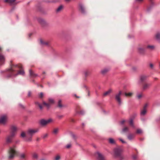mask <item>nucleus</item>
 <instances>
[{
  "mask_svg": "<svg viewBox=\"0 0 160 160\" xmlns=\"http://www.w3.org/2000/svg\"><path fill=\"white\" fill-rule=\"evenodd\" d=\"M32 157L34 159H37L38 158V155L36 153H34L33 154Z\"/></svg>",
  "mask_w": 160,
  "mask_h": 160,
  "instance_id": "nucleus-28",
  "label": "nucleus"
},
{
  "mask_svg": "<svg viewBox=\"0 0 160 160\" xmlns=\"http://www.w3.org/2000/svg\"><path fill=\"white\" fill-rule=\"evenodd\" d=\"M118 139L123 143H126L127 142L121 138H118Z\"/></svg>",
  "mask_w": 160,
  "mask_h": 160,
  "instance_id": "nucleus-43",
  "label": "nucleus"
},
{
  "mask_svg": "<svg viewBox=\"0 0 160 160\" xmlns=\"http://www.w3.org/2000/svg\"><path fill=\"white\" fill-rule=\"evenodd\" d=\"M35 104H36L38 105V106H39V105L40 104L38 102H36Z\"/></svg>",
  "mask_w": 160,
  "mask_h": 160,
  "instance_id": "nucleus-57",
  "label": "nucleus"
},
{
  "mask_svg": "<svg viewBox=\"0 0 160 160\" xmlns=\"http://www.w3.org/2000/svg\"><path fill=\"white\" fill-rule=\"evenodd\" d=\"M129 123L130 125L133 128H135V126L134 125L133 122V120L132 119H131L129 121Z\"/></svg>",
  "mask_w": 160,
  "mask_h": 160,
  "instance_id": "nucleus-26",
  "label": "nucleus"
},
{
  "mask_svg": "<svg viewBox=\"0 0 160 160\" xmlns=\"http://www.w3.org/2000/svg\"><path fill=\"white\" fill-rule=\"evenodd\" d=\"M19 106H21V107L22 108H24V106H23L22 104H19Z\"/></svg>",
  "mask_w": 160,
  "mask_h": 160,
  "instance_id": "nucleus-58",
  "label": "nucleus"
},
{
  "mask_svg": "<svg viewBox=\"0 0 160 160\" xmlns=\"http://www.w3.org/2000/svg\"><path fill=\"white\" fill-rule=\"evenodd\" d=\"M41 110H42V107L41 104L39 105L38 106Z\"/></svg>",
  "mask_w": 160,
  "mask_h": 160,
  "instance_id": "nucleus-53",
  "label": "nucleus"
},
{
  "mask_svg": "<svg viewBox=\"0 0 160 160\" xmlns=\"http://www.w3.org/2000/svg\"><path fill=\"white\" fill-rule=\"evenodd\" d=\"M15 67H17L19 68H22V66L21 65H16L10 68L9 70L10 72V74L9 75L7 76L8 77H10L13 75V72L16 70L14 69Z\"/></svg>",
  "mask_w": 160,
  "mask_h": 160,
  "instance_id": "nucleus-5",
  "label": "nucleus"
},
{
  "mask_svg": "<svg viewBox=\"0 0 160 160\" xmlns=\"http://www.w3.org/2000/svg\"><path fill=\"white\" fill-rule=\"evenodd\" d=\"M10 129L11 131V133H12V132H13L15 134V132L17 130V128L14 125H12L10 127Z\"/></svg>",
  "mask_w": 160,
  "mask_h": 160,
  "instance_id": "nucleus-13",
  "label": "nucleus"
},
{
  "mask_svg": "<svg viewBox=\"0 0 160 160\" xmlns=\"http://www.w3.org/2000/svg\"><path fill=\"white\" fill-rule=\"evenodd\" d=\"M123 151V149L121 147H118L114 149V155L115 157H118L120 160H123L124 158V156L122 153Z\"/></svg>",
  "mask_w": 160,
  "mask_h": 160,
  "instance_id": "nucleus-2",
  "label": "nucleus"
},
{
  "mask_svg": "<svg viewBox=\"0 0 160 160\" xmlns=\"http://www.w3.org/2000/svg\"><path fill=\"white\" fill-rule=\"evenodd\" d=\"M82 125H83V126H84V123H82Z\"/></svg>",
  "mask_w": 160,
  "mask_h": 160,
  "instance_id": "nucleus-64",
  "label": "nucleus"
},
{
  "mask_svg": "<svg viewBox=\"0 0 160 160\" xmlns=\"http://www.w3.org/2000/svg\"><path fill=\"white\" fill-rule=\"evenodd\" d=\"M26 141L27 142H31L32 141V138L31 137L29 138L28 139H27L26 140Z\"/></svg>",
  "mask_w": 160,
  "mask_h": 160,
  "instance_id": "nucleus-48",
  "label": "nucleus"
},
{
  "mask_svg": "<svg viewBox=\"0 0 160 160\" xmlns=\"http://www.w3.org/2000/svg\"><path fill=\"white\" fill-rule=\"evenodd\" d=\"M142 95L141 94L138 95L137 96V97L138 99H140L142 97Z\"/></svg>",
  "mask_w": 160,
  "mask_h": 160,
  "instance_id": "nucleus-46",
  "label": "nucleus"
},
{
  "mask_svg": "<svg viewBox=\"0 0 160 160\" xmlns=\"http://www.w3.org/2000/svg\"><path fill=\"white\" fill-rule=\"evenodd\" d=\"M125 121V120H122V121H121V122H120V123H121V124H123L124 123V122Z\"/></svg>",
  "mask_w": 160,
  "mask_h": 160,
  "instance_id": "nucleus-54",
  "label": "nucleus"
},
{
  "mask_svg": "<svg viewBox=\"0 0 160 160\" xmlns=\"http://www.w3.org/2000/svg\"><path fill=\"white\" fill-rule=\"evenodd\" d=\"M65 1L66 2H68L70 0H65Z\"/></svg>",
  "mask_w": 160,
  "mask_h": 160,
  "instance_id": "nucleus-61",
  "label": "nucleus"
},
{
  "mask_svg": "<svg viewBox=\"0 0 160 160\" xmlns=\"http://www.w3.org/2000/svg\"><path fill=\"white\" fill-rule=\"evenodd\" d=\"M48 134H44L43 136V138H44L47 137Z\"/></svg>",
  "mask_w": 160,
  "mask_h": 160,
  "instance_id": "nucleus-51",
  "label": "nucleus"
},
{
  "mask_svg": "<svg viewBox=\"0 0 160 160\" xmlns=\"http://www.w3.org/2000/svg\"><path fill=\"white\" fill-rule=\"evenodd\" d=\"M7 116L6 115H3L0 117V123L5 124L7 119Z\"/></svg>",
  "mask_w": 160,
  "mask_h": 160,
  "instance_id": "nucleus-8",
  "label": "nucleus"
},
{
  "mask_svg": "<svg viewBox=\"0 0 160 160\" xmlns=\"http://www.w3.org/2000/svg\"><path fill=\"white\" fill-rule=\"evenodd\" d=\"M19 142V140H18V141H16V143H17Z\"/></svg>",
  "mask_w": 160,
  "mask_h": 160,
  "instance_id": "nucleus-63",
  "label": "nucleus"
},
{
  "mask_svg": "<svg viewBox=\"0 0 160 160\" xmlns=\"http://www.w3.org/2000/svg\"><path fill=\"white\" fill-rule=\"evenodd\" d=\"M148 106V104H145L144 105V107H143V109H146V108H147V107Z\"/></svg>",
  "mask_w": 160,
  "mask_h": 160,
  "instance_id": "nucleus-50",
  "label": "nucleus"
},
{
  "mask_svg": "<svg viewBox=\"0 0 160 160\" xmlns=\"http://www.w3.org/2000/svg\"><path fill=\"white\" fill-rule=\"evenodd\" d=\"M39 131L38 128H36L34 129H29L27 131V134L32 137L34 133L38 132Z\"/></svg>",
  "mask_w": 160,
  "mask_h": 160,
  "instance_id": "nucleus-6",
  "label": "nucleus"
},
{
  "mask_svg": "<svg viewBox=\"0 0 160 160\" xmlns=\"http://www.w3.org/2000/svg\"><path fill=\"white\" fill-rule=\"evenodd\" d=\"M43 93L42 92H40L39 95V97L40 98H42L43 97Z\"/></svg>",
  "mask_w": 160,
  "mask_h": 160,
  "instance_id": "nucleus-47",
  "label": "nucleus"
},
{
  "mask_svg": "<svg viewBox=\"0 0 160 160\" xmlns=\"http://www.w3.org/2000/svg\"><path fill=\"white\" fill-rule=\"evenodd\" d=\"M151 85V84L150 83H144L142 87V89L143 90H147L149 88Z\"/></svg>",
  "mask_w": 160,
  "mask_h": 160,
  "instance_id": "nucleus-11",
  "label": "nucleus"
},
{
  "mask_svg": "<svg viewBox=\"0 0 160 160\" xmlns=\"http://www.w3.org/2000/svg\"><path fill=\"white\" fill-rule=\"evenodd\" d=\"M58 106L60 108H61L63 107V106L62 104L61 101V100H59L58 102Z\"/></svg>",
  "mask_w": 160,
  "mask_h": 160,
  "instance_id": "nucleus-31",
  "label": "nucleus"
},
{
  "mask_svg": "<svg viewBox=\"0 0 160 160\" xmlns=\"http://www.w3.org/2000/svg\"><path fill=\"white\" fill-rule=\"evenodd\" d=\"M63 117V115H58L57 116V118L58 119H60L62 118Z\"/></svg>",
  "mask_w": 160,
  "mask_h": 160,
  "instance_id": "nucleus-42",
  "label": "nucleus"
},
{
  "mask_svg": "<svg viewBox=\"0 0 160 160\" xmlns=\"http://www.w3.org/2000/svg\"><path fill=\"white\" fill-rule=\"evenodd\" d=\"M85 75L86 76H87L88 75V73L87 72H85Z\"/></svg>",
  "mask_w": 160,
  "mask_h": 160,
  "instance_id": "nucleus-59",
  "label": "nucleus"
},
{
  "mask_svg": "<svg viewBox=\"0 0 160 160\" xmlns=\"http://www.w3.org/2000/svg\"><path fill=\"white\" fill-rule=\"evenodd\" d=\"M19 158L21 160H25L26 155L24 153H22L19 155Z\"/></svg>",
  "mask_w": 160,
  "mask_h": 160,
  "instance_id": "nucleus-15",
  "label": "nucleus"
},
{
  "mask_svg": "<svg viewBox=\"0 0 160 160\" xmlns=\"http://www.w3.org/2000/svg\"><path fill=\"white\" fill-rule=\"evenodd\" d=\"M38 21L42 25H44L46 23L45 20L42 18H39L38 19Z\"/></svg>",
  "mask_w": 160,
  "mask_h": 160,
  "instance_id": "nucleus-16",
  "label": "nucleus"
},
{
  "mask_svg": "<svg viewBox=\"0 0 160 160\" xmlns=\"http://www.w3.org/2000/svg\"><path fill=\"white\" fill-rule=\"evenodd\" d=\"M5 61V57L2 54H0V66L3 65Z\"/></svg>",
  "mask_w": 160,
  "mask_h": 160,
  "instance_id": "nucleus-10",
  "label": "nucleus"
},
{
  "mask_svg": "<svg viewBox=\"0 0 160 160\" xmlns=\"http://www.w3.org/2000/svg\"><path fill=\"white\" fill-rule=\"evenodd\" d=\"M8 152V159L10 160L13 159L18 154L16 146L13 145L12 146L10 147Z\"/></svg>",
  "mask_w": 160,
  "mask_h": 160,
  "instance_id": "nucleus-1",
  "label": "nucleus"
},
{
  "mask_svg": "<svg viewBox=\"0 0 160 160\" xmlns=\"http://www.w3.org/2000/svg\"><path fill=\"white\" fill-rule=\"evenodd\" d=\"M138 51L140 54H142L144 53L145 52V50L143 48H138Z\"/></svg>",
  "mask_w": 160,
  "mask_h": 160,
  "instance_id": "nucleus-21",
  "label": "nucleus"
},
{
  "mask_svg": "<svg viewBox=\"0 0 160 160\" xmlns=\"http://www.w3.org/2000/svg\"><path fill=\"white\" fill-rule=\"evenodd\" d=\"M134 137V135L131 134H129L127 136L128 138L130 140H132Z\"/></svg>",
  "mask_w": 160,
  "mask_h": 160,
  "instance_id": "nucleus-23",
  "label": "nucleus"
},
{
  "mask_svg": "<svg viewBox=\"0 0 160 160\" xmlns=\"http://www.w3.org/2000/svg\"><path fill=\"white\" fill-rule=\"evenodd\" d=\"M48 101L49 102L51 103H53L54 102L53 99L52 98H49Z\"/></svg>",
  "mask_w": 160,
  "mask_h": 160,
  "instance_id": "nucleus-39",
  "label": "nucleus"
},
{
  "mask_svg": "<svg viewBox=\"0 0 160 160\" xmlns=\"http://www.w3.org/2000/svg\"><path fill=\"white\" fill-rule=\"evenodd\" d=\"M61 158V156L59 154L56 155V157H55V160H60Z\"/></svg>",
  "mask_w": 160,
  "mask_h": 160,
  "instance_id": "nucleus-35",
  "label": "nucleus"
},
{
  "mask_svg": "<svg viewBox=\"0 0 160 160\" xmlns=\"http://www.w3.org/2000/svg\"><path fill=\"white\" fill-rule=\"evenodd\" d=\"M31 94V93L30 92H29L28 94V96H30Z\"/></svg>",
  "mask_w": 160,
  "mask_h": 160,
  "instance_id": "nucleus-56",
  "label": "nucleus"
},
{
  "mask_svg": "<svg viewBox=\"0 0 160 160\" xmlns=\"http://www.w3.org/2000/svg\"><path fill=\"white\" fill-rule=\"evenodd\" d=\"M79 7L81 10V11L82 13H85V10L84 7L83 5L82 4H80L79 5Z\"/></svg>",
  "mask_w": 160,
  "mask_h": 160,
  "instance_id": "nucleus-17",
  "label": "nucleus"
},
{
  "mask_svg": "<svg viewBox=\"0 0 160 160\" xmlns=\"http://www.w3.org/2000/svg\"><path fill=\"white\" fill-rule=\"evenodd\" d=\"M21 136L22 138L25 137V133L24 132H22L21 134Z\"/></svg>",
  "mask_w": 160,
  "mask_h": 160,
  "instance_id": "nucleus-45",
  "label": "nucleus"
},
{
  "mask_svg": "<svg viewBox=\"0 0 160 160\" xmlns=\"http://www.w3.org/2000/svg\"><path fill=\"white\" fill-rule=\"evenodd\" d=\"M158 121H160V116L158 118Z\"/></svg>",
  "mask_w": 160,
  "mask_h": 160,
  "instance_id": "nucleus-62",
  "label": "nucleus"
},
{
  "mask_svg": "<svg viewBox=\"0 0 160 160\" xmlns=\"http://www.w3.org/2000/svg\"><path fill=\"white\" fill-rule=\"evenodd\" d=\"M141 120L142 121H145V119L144 118H141Z\"/></svg>",
  "mask_w": 160,
  "mask_h": 160,
  "instance_id": "nucleus-60",
  "label": "nucleus"
},
{
  "mask_svg": "<svg viewBox=\"0 0 160 160\" xmlns=\"http://www.w3.org/2000/svg\"><path fill=\"white\" fill-rule=\"evenodd\" d=\"M128 128L127 127H125L122 129V131L123 132H128Z\"/></svg>",
  "mask_w": 160,
  "mask_h": 160,
  "instance_id": "nucleus-30",
  "label": "nucleus"
},
{
  "mask_svg": "<svg viewBox=\"0 0 160 160\" xmlns=\"http://www.w3.org/2000/svg\"><path fill=\"white\" fill-rule=\"evenodd\" d=\"M71 144H68L65 147L66 148H71Z\"/></svg>",
  "mask_w": 160,
  "mask_h": 160,
  "instance_id": "nucleus-44",
  "label": "nucleus"
},
{
  "mask_svg": "<svg viewBox=\"0 0 160 160\" xmlns=\"http://www.w3.org/2000/svg\"><path fill=\"white\" fill-rule=\"evenodd\" d=\"M147 48L151 49H153L154 48V46L153 45H148Z\"/></svg>",
  "mask_w": 160,
  "mask_h": 160,
  "instance_id": "nucleus-37",
  "label": "nucleus"
},
{
  "mask_svg": "<svg viewBox=\"0 0 160 160\" xmlns=\"http://www.w3.org/2000/svg\"><path fill=\"white\" fill-rule=\"evenodd\" d=\"M122 94V91H119L116 94L115 96V100L120 105H121L122 103V101L121 98Z\"/></svg>",
  "mask_w": 160,
  "mask_h": 160,
  "instance_id": "nucleus-3",
  "label": "nucleus"
},
{
  "mask_svg": "<svg viewBox=\"0 0 160 160\" xmlns=\"http://www.w3.org/2000/svg\"><path fill=\"white\" fill-rule=\"evenodd\" d=\"M15 135V133L12 132V133H11L10 134L7 136L6 138V142L7 143H11L12 141L13 138Z\"/></svg>",
  "mask_w": 160,
  "mask_h": 160,
  "instance_id": "nucleus-7",
  "label": "nucleus"
},
{
  "mask_svg": "<svg viewBox=\"0 0 160 160\" xmlns=\"http://www.w3.org/2000/svg\"><path fill=\"white\" fill-rule=\"evenodd\" d=\"M43 105H45L48 109H49L50 107V105L49 104L46 103V102H43Z\"/></svg>",
  "mask_w": 160,
  "mask_h": 160,
  "instance_id": "nucleus-32",
  "label": "nucleus"
},
{
  "mask_svg": "<svg viewBox=\"0 0 160 160\" xmlns=\"http://www.w3.org/2000/svg\"><path fill=\"white\" fill-rule=\"evenodd\" d=\"M58 130L59 129L58 128H55L54 130L53 133L54 134H56L58 133Z\"/></svg>",
  "mask_w": 160,
  "mask_h": 160,
  "instance_id": "nucleus-38",
  "label": "nucleus"
},
{
  "mask_svg": "<svg viewBox=\"0 0 160 160\" xmlns=\"http://www.w3.org/2000/svg\"><path fill=\"white\" fill-rule=\"evenodd\" d=\"M109 142L112 144H114L115 143V142L114 140L112 138H110L109 139Z\"/></svg>",
  "mask_w": 160,
  "mask_h": 160,
  "instance_id": "nucleus-29",
  "label": "nucleus"
},
{
  "mask_svg": "<svg viewBox=\"0 0 160 160\" xmlns=\"http://www.w3.org/2000/svg\"><path fill=\"white\" fill-rule=\"evenodd\" d=\"M112 91V89H109L108 91L105 92L104 94H103V96H106L107 95L110 94L111 93Z\"/></svg>",
  "mask_w": 160,
  "mask_h": 160,
  "instance_id": "nucleus-24",
  "label": "nucleus"
},
{
  "mask_svg": "<svg viewBox=\"0 0 160 160\" xmlns=\"http://www.w3.org/2000/svg\"><path fill=\"white\" fill-rule=\"evenodd\" d=\"M29 72L30 75L32 78L36 77L38 76V74L34 73L31 70H30Z\"/></svg>",
  "mask_w": 160,
  "mask_h": 160,
  "instance_id": "nucleus-18",
  "label": "nucleus"
},
{
  "mask_svg": "<svg viewBox=\"0 0 160 160\" xmlns=\"http://www.w3.org/2000/svg\"><path fill=\"white\" fill-rule=\"evenodd\" d=\"M147 112V109H143L141 110L140 115L141 116H144L145 115Z\"/></svg>",
  "mask_w": 160,
  "mask_h": 160,
  "instance_id": "nucleus-20",
  "label": "nucleus"
},
{
  "mask_svg": "<svg viewBox=\"0 0 160 160\" xmlns=\"http://www.w3.org/2000/svg\"><path fill=\"white\" fill-rule=\"evenodd\" d=\"M142 132V130L141 129H138L137 130V133H141Z\"/></svg>",
  "mask_w": 160,
  "mask_h": 160,
  "instance_id": "nucleus-40",
  "label": "nucleus"
},
{
  "mask_svg": "<svg viewBox=\"0 0 160 160\" xmlns=\"http://www.w3.org/2000/svg\"><path fill=\"white\" fill-rule=\"evenodd\" d=\"M24 73H25V72H24V71L23 70H22L18 71V73L15 75V76H16L18 74H21V75H23L24 74Z\"/></svg>",
  "mask_w": 160,
  "mask_h": 160,
  "instance_id": "nucleus-25",
  "label": "nucleus"
},
{
  "mask_svg": "<svg viewBox=\"0 0 160 160\" xmlns=\"http://www.w3.org/2000/svg\"><path fill=\"white\" fill-rule=\"evenodd\" d=\"M150 66L151 68H152L153 67V65L152 63H150Z\"/></svg>",
  "mask_w": 160,
  "mask_h": 160,
  "instance_id": "nucleus-52",
  "label": "nucleus"
},
{
  "mask_svg": "<svg viewBox=\"0 0 160 160\" xmlns=\"http://www.w3.org/2000/svg\"><path fill=\"white\" fill-rule=\"evenodd\" d=\"M16 0H5L4 2H8L10 5H12L15 4H16L15 2Z\"/></svg>",
  "mask_w": 160,
  "mask_h": 160,
  "instance_id": "nucleus-14",
  "label": "nucleus"
},
{
  "mask_svg": "<svg viewBox=\"0 0 160 160\" xmlns=\"http://www.w3.org/2000/svg\"><path fill=\"white\" fill-rule=\"evenodd\" d=\"M108 71V69L107 68L101 70V73L103 74H105Z\"/></svg>",
  "mask_w": 160,
  "mask_h": 160,
  "instance_id": "nucleus-27",
  "label": "nucleus"
},
{
  "mask_svg": "<svg viewBox=\"0 0 160 160\" xmlns=\"http://www.w3.org/2000/svg\"><path fill=\"white\" fill-rule=\"evenodd\" d=\"M132 94L133 93L132 92H130L128 93L126 92L125 93V95L126 96L131 97L132 95Z\"/></svg>",
  "mask_w": 160,
  "mask_h": 160,
  "instance_id": "nucleus-33",
  "label": "nucleus"
},
{
  "mask_svg": "<svg viewBox=\"0 0 160 160\" xmlns=\"http://www.w3.org/2000/svg\"><path fill=\"white\" fill-rule=\"evenodd\" d=\"M155 38L157 41L160 42V33L157 32L155 35Z\"/></svg>",
  "mask_w": 160,
  "mask_h": 160,
  "instance_id": "nucleus-19",
  "label": "nucleus"
},
{
  "mask_svg": "<svg viewBox=\"0 0 160 160\" xmlns=\"http://www.w3.org/2000/svg\"><path fill=\"white\" fill-rule=\"evenodd\" d=\"M71 136H72V139L74 140H76V136L75 135H74V134H71Z\"/></svg>",
  "mask_w": 160,
  "mask_h": 160,
  "instance_id": "nucleus-41",
  "label": "nucleus"
},
{
  "mask_svg": "<svg viewBox=\"0 0 160 160\" xmlns=\"http://www.w3.org/2000/svg\"><path fill=\"white\" fill-rule=\"evenodd\" d=\"M62 8L63 6L62 5H60L59 6L56 10L57 12H59L62 9Z\"/></svg>",
  "mask_w": 160,
  "mask_h": 160,
  "instance_id": "nucleus-34",
  "label": "nucleus"
},
{
  "mask_svg": "<svg viewBox=\"0 0 160 160\" xmlns=\"http://www.w3.org/2000/svg\"><path fill=\"white\" fill-rule=\"evenodd\" d=\"M136 2H142L143 0H135Z\"/></svg>",
  "mask_w": 160,
  "mask_h": 160,
  "instance_id": "nucleus-55",
  "label": "nucleus"
},
{
  "mask_svg": "<svg viewBox=\"0 0 160 160\" xmlns=\"http://www.w3.org/2000/svg\"><path fill=\"white\" fill-rule=\"evenodd\" d=\"M52 121V119L51 118L47 120L42 119L39 120V124L42 126H44Z\"/></svg>",
  "mask_w": 160,
  "mask_h": 160,
  "instance_id": "nucleus-4",
  "label": "nucleus"
},
{
  "mask_svg": "<svg viewBox=\"0 0 160 160\" xmlns=\"http://www.w3.org/2000/svg\"><path fill=\"white\" fill-rule=\"evenodd\" d=\"M84 111L83 110H81L80 112V114L81 115H83L84 113Z\"/></svg>",
  "mask_w": 160,
  "mask_h": 160,
  "instance_id": "nucleus-49",
  "label": "nucleus"
},
{
  "mask_svg": "<svg viewBox=\"0 0 160 160\" xmlns=\"http://www.w3.org/2000/svg\"><path fill=\"white\" fill-rule=\"evenodd\" d=\"M132 157L133 160H136L138 158V155L135 154L133 155Z\"/></svg>",
  "mask_w": 160,
  "mask_h": 160,
  "instance_id": "nucleus-36",
  "label": "nucleus"
},
{
  "mask_svg": "<svg viewBox=\"0 0 160 160\" xmlns=\"http://www.w3.org/2000/svg\"><path fill=\"white\" fill-rule=\"evenodd\" d=\"M97 155V158L98 160H105V158L103 155L101 153L97 152L96 153Z\"/></svg>",
  "mask_w": 160,
  "mask_h": 160,
  "instance_id": "nucleus-9",
  "label": "nucleus"
},
{
  "mask_svg": "<svg viewBox=\"0 0 160 160\" xmlns=\"http://www.w3.org/2000/svg\"><path fill=\"white\" fill-rule=\"evenodd\" d=\"M40 45L42 46H49V44L48 42H45L42 39H40Z\"/></svg>",
  "mask_w": 160,
  "mask_h": 160,
  "instance_id": "nucleus-12",
  "label": "nucleus"
},
{
  "mask_svg": "<svg viewBox=\"0 0 160 160\" xmlns=\"http://www.w3.org/2000/svg\"><path fill=\"white\" fill-rule=\"evenodd\" d=\"M147 77L145 75H142L140 77V80L141 82H143L146 80Z\"/></svg>",
  "mask_w": 160,
  "mask_h": 160,
  "instance_id": "nucleus-22",
  "label": "nucleus"
}]
</instances>
